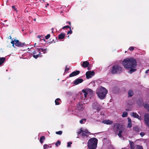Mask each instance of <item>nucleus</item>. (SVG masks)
I'll return each instance as SVG.
<instances>
[{"label":"nucleus","mask_w":149,"mask_h":149,"mask_svg":"<svg viewBox=\"0 0 149 149\" xmlns=\"http://www.w3.org/2000/svg\"><path fill=\"white\" fill-rule=\"evenodd\" d=\"M140 134L141 137H143L145 135V134L144 132H142L140 133Z\"/></svg>","instance_id":"39"},{"label":"nucleus","mask_w":149,"mask_h":149,"mask_svg":"<svg viewBox=\"0 0 149 149\" xmlns=\"http://www.w3.org/2000/svg\"><path fill=\"white\" fill-rule=\"evenodd\" d=\"M93 106L94 108L97 110V112H99L101 110V106L97 103H94Z\"/></svg>","instance_id":"10"},{"label":"nucleus","mask_w":149,"mask_h":149,"mask_svg":"<svg viewBox=\"0 0 149 149\" xmlns=\"http://www.w3.org/2000/svg\"><path fill=\"white\" fill-rule=\"evenodd\" d=\"M98 140L95 138L90 139L87 143V146L89 149H96L97 147Z\"/></svg>","instance_id":"2"},{"label":"nucleus","mask_w":149,"mask_h":149,"mask_svg":"<svg viewBox=\"0 0 149 149\" xmlns=\"http://www.w3.org/2000/svg\"><path fill=\"white\" fill-rule=\"evenodd\" d=\"M130 147L131 149H134V144L133 141H130Z\"/></svg>","instance_id":"22"},{"label":"nucleus","mask_w":149,"mask_h":149,"mask_svg":"<svg viewBox=\"0 0 149 149\" xmlns=\"http://www.w3.org/2000/svg\"><path fill=\"white\" fill-rule=\"evenodd\" d=\"M61 141L58 140L57 142L55 143V145L56 146H58V145L61 144Z\"/></svg>","instance_id":"35"},{"label":"nucleus","mask_w":149,"mask_h":149,"mask_svg":"<svg viewBox=\"0 0 149 149\" xmlns=\"http://www.w3.org/2000/svg\"><path fill=\"white\" fill-rule=\"evenodd\" d=\"M52 33H53V31H52Z\"/></svg>","instance_id":"55"},{"label":"nucleus","mask_w":149,"mask_h":149,"mask_svg":"<svg viewBox=\"0 0 149 149\" xmlns=\"http://www.w3.org/2000/svg\"><path fill=\"white\" fill-rule=\"evenodd\" d=\"M37 37L40 39L41 40H42L44 41L45 40L44 38L42 39V38H43V36L42 35L38 36H37Z\"/></svg>","instance_id":"32"},{"label":"nucleus","mask_w":149,"mask_h":149,"mask_svg":"<svg viewBox=\"0 0 149 149\" xmlns=\"http://www.w3.org/2000/svg\"><path fill=\"white\" fill-rule=\"evenodd\" d=\"M84 132L87 134H90V132H89L88 130L87 129H86L84 131Z\"/></svg>","instance_id":"42"},{"label":"nucleus","mask_w":149,"mask_h":149,"mask_svg":"<svg viewBox=\"0 0 149 149\" xmlns=\"http://www.w3.org/2000/svg\"><path fill=\"white\" fill-rule=\"evenodd\" d=\"M41 48H38V51H39V52H39L40 51V50H41Z\"/></svg>","instance_id":"50"},{"label":"nucleus","mask_w":149,"mask_h":149,"mask_svg":"<svg viewBox=\"0 0 149 149\" xmlns=\"http://www.w3.org/2000/svg\"><path fill=\"white\" fill-rule=\"evenodd\" d=\"M41 51L42 52H43V53L45 54L46 53V52L45 51L47 50L46 48L43 49V48H41Z\"/></svg>","instance_id":"41"},{"label":"nucleus","mask_w":149,"mask_h":149,"mask_svg":"<svg viewBox=\"0 0 149 149\" xmlns=\"http://www.w3.org/2000/svg\"><path fill=\"white\" fill-rule=\"evenodd\" d=\"M83 80L82 79L78 78L76 79L74 81V84L75 85H77L82 82Z\"/></svg>","instance_id":"13"},{"label":"nucleus","mask_w":149,"mask_h":149,"mask_svg":"<svg viewBox=\"0 0 149 149\" xmlns=\"http://www.w3.org/2000/svg\"><path fill=\"white\" fill-rule=\"evenodd\" d=\"M36 45V43H35V45Z\"/></svg>","instance_id":"56"},{"label":"nucleus","mask_w":149,"mask_h":149,"mask_svg":"<svg viewBox=\"0 0 149 149\" xmlns=\"http://www.w3.org/2000/svg\"><path fill=\"white\" fill-rule=\"evenodd\" d=\"M12 8L13 9H14L15 10H16V9L15 8V6H12Z\"/></svg>","instance_id":"47"},{"label":"nucleus","mask_w":149,"mask_h":149,"mask_svg":"<svg viewBox=\"0 0 149 149\" xmlns=\"http://www.w3.org/2000/svg\"><path fill=\"white\" fill-rule=\"evenodd\" d=\"M65 36V34L64 33H61L59 35L58 38L60 39H63L64 38Z\"/></svg>","instance_id":"23"},{"label":"nucleus","mask_w":149,"mask_h":149,"mask_svg":"<svg viewBox=\"0 0 149 149\" xmlns=\"http://www.w3.org/2000/svg\"><path fill=\"white\" fill-rule=\"evenodd\" d=\"M77 109L79 111H82L83 109V104L81 102H79L77 105Z\"/></svg>","instance_id":"12"},{"label":"nucleus","mask_w":149,"mask_h":149,"mask_svg":"<svg viewBox=\"0 0 149 149\" xmlns=\"http://www.w3.org/2000/svg\"><path fill=\"white\" fill-rule=\"evenodd\" d=\"M95 74V72L93 71H88L86 72V75L87 79H89L93 76Z\"/></svg>","instance_id":"8"},{"label":"nucleus","mask_w":149,"mask_h":149,"mask_svg":"<svg viewBox=\"0 0 149 149\" xmlns=\"http://www.w3.org/2000/svg\"><path fill=\"white\" fill-rule=\"evenodd\" d=\"M50 35L49 34H47L45 37V38L46 39H48L50 37Z\"/></svg>","instance_id":"43"},{"label":"nucleus","mask_w":149,"mask_h":149,"mask_svg":"<svg viewBox=\"0 0 149 149\" xmlns=\"http://www.w3.org/2000/svg\"><path fill=\"white\" fill-rule=\"evenodd\" d=\"M82 92L84 93V95L85 97L86 98L87 97V96L88 94V93L85 90L83 89L82 90Z\"/></svg>","instance_id":"26"},{"label":"nucleus","mask_w":149,"mask_h":149,"mask_svg":"<svg viewBox=\"0 0 149 149\" xmlns=\"http://www.w3.org/2000/svg\"><path fill=\"white\" fill-rule=\"evenodd\" d=\"M125 68L127 69H130L128 72L130 74H132L133 72L136 70V66H124Z\"/></svg>","instance_id":"6"},{"label":"nucleus","mask_w":149,"mask_h":149,"mask_svg":"<svg viewBox=\"0 0 149 149\" xmlns=\"http://www.w3.org/2000/svg\"><path fill=\"white\" fill-rule=\"evenodd\" d=\"M67 23H68V24L70 25L71 24V23L70 22H67Z\"/></svg>","instance_id":"51"},{"label":"nucleus","mask_w":149,"mask_h":149,"mask_svg":"<svg viewBox=\"0 0 149 149\" xmlns=\"http://www.w3.org/2000/svg\"><path fill=\"white\" fill-rule=\"evenodd\" d=\"M86 121V119H84L80 120L79 121L80 123L81 124H83Z\"/></svg>","instance_id":"29"},{"label":"nucleus","mask_w":149,"mask_h":149,"mask_svg":"<svg viewBox=\"0 0 149 149\" xmlns=\"http://www.w3.org/2000/svg\"><path fill=\"white\" fill-rule=\"evenodd\" d=\"M83 66L84 68H86L87 67L88 69V70H89L91 69V66Z\"/></svg>","instance_id":"37"},{"label":"nucleus","mask_w":149,"mask_h":149,"mask_svg":"<svg viewBox=\"0 0 149 149\" xmlns=\"http://www.w3.org/2000/svg\"><path fill=\"white\" fill-rule=\"evenodd\" d=\"M144 107L149 112V104L146 102L143 103Z\"/></svg>","instance_id":"18"},{"label":"nucleus","mask_w":149,"mask_h":149,"mask_svg":"<svg viewBox=\"0 0 149 149\" xmlns=\"http://www.w3.org/2000/svg\"><path fill=\"white\" fill-rule=\"evenodd\" d=\"M132 116L134 118H138L140 120H141V117L136 113L133 112L132 113Z\"/></svg>","instance_id":"16"},{"label":"nucleus","mask_w":149,"mask_h":149,"mask_svg":"<svg viewBox=\"0 0 149 149\" xmlns=\"http://www.w3.org/2000/svg\"><path fill=\"white\" fill-rule=\"evenodd\" d=\"M134 48L133 47H130L129 48V49L131 51H132L134 50Z\"/></svg>","instance_id":"45"},{"label":"nucleus","mask_w":149,"mask_h":149,"mask_svg":"<svg viewBox=\"0 0 149 149\" xmlns=\"http://www.w3.org/2000/svg\"><path fill=\"white\" fill-rule=\"evenodd\" d=\"M70 30L68 31L67 32V34H71L72 33V31L71 30V28H70Z\"/></svg>","instance_id":"44"},{"label":"nucleus","mask_w":149,"mask_h":149,"mask_svg":"<svg viewBox=\"0 0 149 149\" xmlns=\"http://www.w3.org/2000/svg\"><path fill=\"white\" fill-rule=\"evenodd\" d=\"M62 133V131H59L56 132V134H57L61 135Z\"/></svg>","instance_id":"34"},{"label":"nucleus","mask_w":149,"mask_h":149,"mask_svg":"<svg viewBox=\"0 0 149 149\" xmlns=\"http://www.w3.org/2000/svg\"><path fill=\"white\" fill-rule=\"evenodd\" d=\"M127 120L128 123L127 125V127L129 128H130L132 126V124L131 119L130 118H127Z\"/></svg>","instance_id":"19"},{"label":"nucleus","mask_w":149,"mask_h":149,"mask_svg":"<svg viewBox=\"0 0 149 149\" xmlns=\"http://www.w3.org/2000/svg\"><path fill=\"white\" fill-rule=\"evenodd\" d=\"M128 97H130L134 95L133 91L131 90L129 91L128 92Z\"/></svg>","instance_id":"20"},{"label":"nucleus","mask_w":149,"mask_h":149,"mask_svg":"<svg viewBox=\"0 0 149 149\" xmlns=\"http://www.w3.org/2000/svg\"><path fill=\"white\" fill-rule=\"evenodd\" d=\"M89 63L87 61H85L83 62L82 65H89Z\"/></svg>","instance_id":"30"},{"label":"nucleus","mask_w":149,"mask_h":149,"mask_svg":"<svg viewBox=\"0 0 149 149\" xmlns=\"http://www.w3.org/2000/svg\"><path fill=\"white\" fill-rule=\"evenodd\" d=\"M136 149H143V147L141 146H139V145H136Z\"/></svg>","instance_id":"31"},{"label":"nucleus","mask_w":149,"mask_h":149,"mask_svg":"<svg viewBox=\"0 0 149 149\" xmlns=\"http://www.w3.org/2000/svg\"><path fill=\"white\" fill-rule=\"evenodd\" d=\"M126 52H127V51H125V53H126Z\"/></svg>","instance_id":"54"},{"label":"nucleus","mask_w":149,"mask_h":149,"mask_svg":"<svg viewBox=\"0 0 149 149\" xmlns=\"http://www.w3.org/2000/svg\"><path fill=\"white\" fill-rule=\"evenodd\" d=\"M113 122L112 120H104L103 121V123L106 124L107 125H111L113 123Z\"/></svg>","instance_id":"17"},{"label":"nucleus","mask_w":149,"mask_h":149,"mask_svg":"<svg viewBox=\"0 0 149 149\" xmlns=\"http://www.w3.org/2000/svg\"><path fill=\"white\" fill-rule=\"evenodd\" d=\"M127 113L126 112H124L122 115V116L123 117H125L127 116Z\"/></svg>","instance_id":"28"},{"label":"nucleus","mask_w":149,"mask_h":149,"mask_svg":"<svg viewBox=\"0 0 149 149\" xmlns=\"http://www.w3.org/2000/svg\"><path fill=\"white\" fill-rule=\"evenodd\" d=\"M133 130L136 133H139L140 132V130L139 128L137 126H135L134 127H133Z\"/></svg>","instance_id":"21"},{"label":"nucleus","mask_w":149,"mask_h":149,"mask_svg":"<svg viewBox=\"0 0 149 149\" xmlns=\"http://www.w3.org/2000/svg\"><path fill=\"white\" fill-rule=\"evenodd\" d=\"M80 73V71L79 70H77L75 71L72 72L69 75L70 77H72L76 76L78 74Z\"/></svg>","instance_id":"14"},{"label":"nucleus","mask_w":149,"mask_h":149,"mask_svg":"<svg viewBox=\"0 0 149 149\" xmlns=\"http://www.w3.org/2000/svg\"><path fill=\"white\" fill-rule=\"evenodd\" d=\"M107 93V90L105 88L102 86L97 88L96 91V94L101 100H103L106 98Z\"/></svg>","instance_id":"1"},{"label":"nucleus","mask_w":149,"mask_h":149,"mask_svg":"<svg viewBox=\"0 0 149 149\" xmlns=\"http://www.w3.org/2000/svg\"><path fill=\"white\" fill-rule=\"evenodd\" d=\"M122 68L120 66H113L111 70V72L113 74H116L120 73Z\"/></svg>","instance_id":"4"},{"label":"nucleus","mask_w":149,"mask_h":149,"mask_svg":"<svg viewBox=\"0 0 149 149\" xmlns=\"http://www.w3.org/2000/svg\"><path fill=\"white\" fill-rule=\"evenodd\" d=\"M123 131L121 130H120L119 132V133L118 134V136L120 137H121L122 136V135L121 133H122Z\"/></svg>","instance_id":"33"},{"label":"nucleus","mask_w":149,"mask_h":149,"mask_svg":"<svg viewBox=\"0 0 149 149\" xmlns=\"http://www.w3.org/2000/svg\"><path fill=\"white\" fill-rule=\"evenodd\" d=\"M6 58L4 57L0 58V65L3 64Z\"/></svg>","instance_id":"25"},{"label":"nucleus","mask_w":149,"mask_h":149,"mask_svg":"<svg viewBox=\"0 0 149 149\" xmlns=\"http://www.w3.org/2000/svg\"><path fill=\"white\" fill-rule=\"evenodd\" d=\"M45 137L44 136H41L40 139V142L41 143H42L43 141L45 140Z\"/></svg>","instance_id":"27"},{"label":"nucleus","mask_w":149,"mask_h":149,"mask_svg":"<svg viewBox=\"0 0 149 149\" xmlns=\"http://www.w3.org/2000/svg\"><path fill=\"white\" fill-rule=\"evenodd\" d=\"M34 21H36V19H34Z\"/></svg>","instance_id":"53"},{"label":"nucleus","mask_w":149,"mask_h":149,"mask_svg":"<svg viewBox=\"0 0 149 149\" xmlns=\"http://www.w3.org/2000/svg\"><path fill=\"white\" fill-rule=\"evenodd\" d=\"M77 134L78 135L81 134V137L83 139H84L85 137L87 138L88 136V135H87V134L84 132V130H82V128H81L80 130L77 132Z\"/></svg>","instance_id":"7"},{"label":"nucleus","mask_w":149,"mask_h":149,"mask_svg":"<svg viewBox=\"0 0 149 149\" xmlns=\"http://www.w3.org/2000/svg\"><path fill=\"white\" fill-rule=\"evenodd\" d=\"M123 65H136V61L132 57L126 58L123 61Z\"/></svg>","instance_id":"3"},{"label":"nucleus","mask_w":149,"mask_h":149,"mask_svg":"<svg viewBox=\"0 0 149 149\" xmlns=\"http://www.w3.org/2000/svg\"><path fill=\"white\" fill-rule=\"evenodd\" d=\"M40 52H39L38 54H37V52L36 50H34L33 52V56L35 59H36L38 57H41L42 55L40 54Z\"/></svg>","instance_id":"11"},{"label":"nucleus","mask_w":149,"mask_h":149,"mask_svg":"<svg viewBox=\"0 0 149 149\" xmlns=\"http://www.w3.org/2000/svg\"><path fill=\"white\" fill-rule=\"evenodd\" d=\"M145 73L146 74H148V73H149V69L146 71Z\"/></svg>","instance_id":"49"},{"label":"nucleus","mask_w":149,"mask_h":149,"mask_svg":"<svg viewBox=\"0 0 149 149\" xmlns=\"http://www.w3.org/2000/svg\"><path fill=\"white\" fill-rule=\"evenodd\" d=\"M12 40L11 43L13 45V47H14V44L18 47H22L25 45V43H22L19 42L18 40H13V39H12Z\"/></svg>","instance_id":"5"},{"label":"nucleus","mask_w":149,"mask_h":149,"mask_svg":"<svg viewBox=\"0 0 149 149\" xmlns=\"http://www.w3.org/2000/svg\"><path fill=\"white\" fill-rule=\"evenodd\" d=\"M69 70V68H67V67H66L65 69V72H67Z\"/></svg>","instance_id":"46"},{"label":"nucleus","mask_w":149,"mask_h":149,"mask_svg":"<svg viewBox=\"0 0 149 149\" xmlns=\"http://www.w3.org/2000/svg\"><path fill=\"white\" fill-rule=\"evenodd\" d=\"M72 144L71 142H69L67 143V147H69L71 146V145Z\"/></svg>","instance_id":"36"},{"label":"nucleus","mask_w":149,"mask_h":149,"mask_svg":"<svg viewBox=\"0 0 149 149\" xmlns=\"http://www.w3.org/2000/svg\"><path fill=\"white\" fill-rule=\"evenodd\" d=\"M10 39H11L12 38H11V36H10Z\"/></svg>","instance_id":"52"},{"label":"nucleus","mask_w":149,"mask_h":149,"mask_svg":"<svg viewBox=\"0 0 149 149\" xmlns=\"http://www.w3.org/2000/svg\"><path fill=\"white\" fill-rule=\"evenodd\" d=\"M119 129V124H114V125L113 130L116 132V131H118Z\"/></svg>","instance_id":"15"},{"label":"nucleus","mask_w":149,"mask_h":149,"mask_svg":"<svg viewBox=\"0 0 149 149\" xmlns=\"http://www.w3.org/2000/svg\"><path fill=\"white\" fill-rule=\"evenodd\" d=\"M36 45V43H35V45Z\"/></svg>","instance_id":"57"},{"label":"nucleus","mask_w":149,"mask_h":149,"mask_svg":"<svg viewBox=\"0 0 149 149\" xmlns=\"http://www.w3.org/2000/svg\"><path fill=\"white\" fill-rule=\"evenodd\" d=\"M144 121L146 125L149 127V114L147 113L144 115Z\"/></svg>","instance_id":"9"},{"label":"nucleus","mask_w":149,"mask_h":149,"mask_svg":"<svg viewBox=\"0 0 149 149\" xmlns=\"http://www.w3.org/2000/svg\"><path fill=\"white\" fill-rule=\"evenodd\" d=\"M43 146H44V148H47V147L48 146L47 144H45Z\"/></svg>","instance_id":"48"},{"label":"nucleus","mask_w":149,"mask_h":149,"mask_svg":"<svg viewBox=\"0 0 149 149\" xmlns=\"http://www.w3.org/2000/svg\"><path fill=\"white\" fill-rule=\"evenodd\" d=\"M121 62L122 61H119L116 62L115 63V64L118 65L119 64V63H120L121 64Z\"/></svg>","instance_id":"38"},{"label":"nucleus","mask_w":149,"mask_h":149,"mask_svg":"<svg viewBox=\"0 0 149 149\" xmlns=\"http://www.w3.org/2000/svg\"><path fill=\"white\" fill-rule=\"evenodd\" d=\"M71 28L69 26L67 25L65 26H64L63 27L62 29H64L65 28Z\"/></svg>","instance_id":"40"},{"label":"nucleus","mask_w":149,"mask_h":149,"mask_svg":"<svg viewBox=\"0 0 149 149\" xmlns=\"http://www.w3.org/2000/svg\"><path fill=\"white\" fill-rule=\"evenodd\" d=\"M58 101H61V100L60 98H58L55 100V102L56 105H58L60 104V103Z\"/></svg>","instance_id":"24"}]
</instances>
